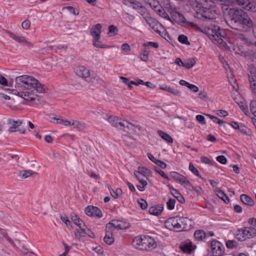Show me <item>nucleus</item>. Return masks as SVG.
I'll use <instances>...</instances> for the list:
<instances>
[{
    "instance_id": "nucleus-1",
    "label": "nucleus",
    "mask_w": 256,
    "mask_h": 256,
    "mask_svg": "<svg viewBox=\"0 0 256 256\" xmlns=\"http://www.w3.org/2000/svg\"><path fill=\"white\" fill-rule=\"evenodd\" d=\"M226 20L230 27L237 30L248 32L252 28V32L256 38V25H253L247 12L242 10L238 8H230Z\"/></svg>"
},
{
    "instance_id": "nucleus-2",
    "label": "nucleus",
    "mask_w": 256,
    "mask_h": 256,
    "mask_svg": "<svg viewBox=\"0 0 256 256\" xmlns=\"http://www.w3.org/2000/svg\"><path fill=\"white\" fill-rule=\"evenodd\" d=\"M228 0H204L205 7L198 10L195 17L206 21L216 19L218 14L214 4H225Z\"/></svg>"
},
{
    "instance_id": "nucleus-3",
    "label": "nucleus",
    "mask_w": 256,
    "mask_h": 256,
    "mask_svg": "<svg viewBox=\"0 0 256 256\" xmlns=\"http://www.w3.org/2000/svg\"><path fill=\"white\" fill-rule=\"evenodd\" d=\"M16 88H18L20 84H24L26 89L32 90L33 92H39V93H44L46 92V87L40 82L36 79L34 77L27 75H23L17 76L15 78Z\"/></svg>"
},
{
    "instance_id": "nucleus-4",
    "label": "nucleus",
    "mask_w": 256,
    "mask_h": 256,
    "mask_svg": "<svg viewBox=\"0 0 256 256\" xmlns=\"http://www.w3.org/2000/svg\"><path fill=\"white\" fill-rule=\"evenodd\" d=\"M132 244L136 248L146 251H150L156 248L157 246L154 238L146 235H142L136 237Z\"/></svg>"
},
{
    "instance_id": "nucleus-5",
    "label": "nucleus",
    "mask_w": 256,
    "mask_h": 256,
    "mask_svg": "<svg viewBox=\"0 0 256 256\" xmlns=\"http://www.w3.org/2000/svg\"><path fill=\"white\" fill-rule=\"evenodd\" d=\"M168 5L170 6V7H166V8H168V12L171 16L170 18L172 21L170 22H176L180 24L186 23V20L183 14L180 12H178L176 10V8L173 7L170 2L168 3Z\"/></svg>"
},
{
    "instance_id": "nucleus-6",
    "label": "nucleus",
    "mask_w": 256,
    "mask_h": 256,
    "mask_svg": "<svg viewBox=\"0 0 256 256\" xmlns=\"http://www.w3.org/2000/svg\"><path fill=\"white\" fill-rule=\"evenodd\" d=\"M212 256H222L224 253V247L222 243L214 240L210 243Z\"/></svg>"
},
{
    "instance_id": "nucleus-7",
    "label": "nucleus",
    "mask_w": 256,
    "mask_h": 256,
    "mask_svg": "<svg viewBox=\"0 0 256 256\" xmlns=\"http://www.w3.org/2000/svg\"><path fill=\"white\" fill-rule=\"evenodd\" d=\"M77 76L80 77L85 78H89L90 80H86L88 82H94L95 78H90V71L86 69V67L82 66H77L74 70Z\"/></svg>"
},
{
    "instance_id": "nucleus-8",
    "label": "nucleus",
    "mask_w": 256,
    "mask_h": 256,
    "mask_svg": "<svg viewBox=\"0 0 256 256\" xmlns=\"http://www.w3.org/2000/svg\"><path fill=\"white\" fill-rule=\"evenodd\" d=\"M178 222L179 217H172L166 220L164 226L166 228L170 230L178 231L180 226Z\"/></svg>"
},
{
    "instance_id": "nucleus-9",
    "label": "nucleus",
    "mask_w": 256,
    "mask_h": 256,
    "mask_svg": "<svg viewBox=\"0 0 256 256\" xmlns=\"http://www.w3.org/2000/svg\"><path fill=\"white\" fill-rule=\"evenodd\" d=\"M238 4L248 10L256 12V0H236Z\"/></svg>"
},
{
    "instance_id": "nucleus-10",
    "label": "nucleus",
    "mask_w": 256,
    "mask_h": 256,
    "mask_svg": "<svg viewBox=\"0 0 256 256\" xmlns=\"http://www.w3.org/2000/svg\"><path fill=\"white\" fill-rule=\"evenodd\" d=\"M179 224L180 225L178 231H188L192 228V222L185 217H179Z\"/></svg>"
},
{
    "instance_id": "nucleus-11",
    "label": "nucleus",
    "mask_w": 256,
    "mask_h": 256,
    "mask_svg": "<svg viewBox=\"0 0 256 256\" xmlns=\"http://www.w3.org/2000/svg\"><path fill=\"white\" fill-rule=\"evenodd\" d=\"M86 214L89 216H94L98 218H102V213L101 210L96 206H88L84 210Z\"/></svg>"
},
{
    "instance_id": "nucleus-12",
    "label": "nucleus",
    "mask_w": 256,
    "mask_h": 256,
    "mask_svg": "<svg viewBox=\"0 0 256 256\" xmlns=\"http://www.w3.org/2000/svg\"><path fill=\"white\" fill-rule=\"evenodd\" d=\"M36 91V92H33L31 91V92H21L19 94V96L23 98L25 100L28 101H35L36 100H38V102H36V104H38V102L40 103V100L39 99V96L36 94L37 93Z\"/></svg>"
},
{
    "instance_id": "nucleus-13",
    "label": "nucleus",
    "mask_w": 256,
    "mask_h": 256,
    "mask_svg": "<svg viewBox=\"0 0 256 256\" xmlns=\"http://www.w3.org/2000/svg\"><path fill=\"white\" fill-rule=\"evenodd\" d=\"M217 32L216 35V37H214L216 40H214L213 41H216L222 46L226 45L224 42V40L226 39V34L225 31L223 29L220 28L218 26V30Z\"/></svg>"
},
{
    "instance_id": "nucleus-14",
    "label": "nucleus",
    "mask_w": 256,
    "mask_h": 256,
    "mask_svg": "<svg viewBox=\"0 0 256 256\" xmlns=\"http://www.w3.org/2000/svg\"><path fill=\"white\" fill-rule=\"evenodd\" d=\"M102 28V25L100 24H97L93 26L91 28L90 30V34L94 39L100 40Z\"/></svg>"
},
{
    "instance_id": "nucleus-15",
    "label": "nucleus",
    "mask_w": 256,
    "mask_h": 256,
    "mask_svg": "<svg viewBox=\"0 0 256 256\" xmlns=\"http://www.w3.org/2000/svg\"><path fill=\"white\" fill-rule=\"evenodd\" d=\"M12 125L10 126L8 128V132H15L16 131H18L20 134H24L26 132V129L25 128H19L17 129L19 126H20L22 122L20 120H12Z\"/></svg>"
},
{
    "instance_id": "nucleus-16",
    "label": "nucleus",
    "mask_w": 256,
    "mask_h": 256,
    "mask_svg": "<svg viewBox=\"0 0 256 256\" xmlns=\"http://www.w3.org/2000/svg\"><path fill=\"white\" fill-rule=\"evenodd\" d=\"M106 226H109L110 230L113 228L117 230H124L128 228L120 220H112Z\"/></svg>"
},
{
    "instance_id": "nucleus-17",
    "label": "nucleus",
    "mask_w": 256,
    "mask_h": 256,
    "mask_svg": "<svg viewBox=\"0 0 256 256\" xmlns=\"http://www.w3.org/2000/svg\"><path fill=\"white\" fill-rule=\"evenodd\" d=\"M104 240L108 245H111L114 242V240L112 236V230H110L109 226H106V235L104 238Z\"/></svg>"
},
{
    "instance_id": "nucleus-18",
    "label": "nucleus",
    "mask_w": 256,
    "mask_h": 256,
    "mask_svg": "<svg viewBox=\"0 0 256 256\" xmlns=\"http://www.w3.org/2000/svg\"><path fill=\"white\" fill-rule=\"evenodd\" d=\"M154 10L162 18H164L169 21H172L170 17L169 16L168 14L166 12L164 8H163L161 6L158 4V6H154Z\"/></svg>"
},
{
    "instance_id": "nucleus-19",
    "label": "nucleus",
    "mask_w": 256,
    "mask_h": 256,
    "mask_svg": "<svg viewBox=\"0 0 256 256\" xmlns=\"http://www.w3.org/2000/svg\"><path fill=\"white\" fill-rule=\"evenodd\" d=\"M218 30V26L216 25H212L208 28L206 34L211 40H216L214 37L216 35Z\"/></svg>"
},
{
    "instance_id": "nucleus-20",
    "label": "nucleus",
    "mask_w": 256,
    "mask_h": 256,
    "mask_svg": "<svg viewBox=\"0 0 256 256\" xmlns=\"http://www.w3.org/2000/svg\"><path fill=\"white\" fill-rule=\"evenodd\" d=\"M16 241L18 242L19 246H16V248L19 249L24 256H36V254L34 252H30L24 245L22 244L20 240H16Z\"/></svg>"
},
{
    "instance_id": "nucleus-21",
    "label": "nucleus",
    "mask_w": 256,
    "mask_h": 256,
    "mask_svg": "<svg viewBox=\"0 0 256 256\" xmlns=\"http://www.w3.org/2000/svg\"><path fill=\"white\" fill-rule=\"evenodd\" d=\"M132 124L120 118L117 128L124 131L126 132L127 130H130V128H132Z\"/></svg>"
},
{
    "instance_id": "nucleus-22",
    "label": "nucleus",
    "mask_w": 256,
    "mask_h": 256,
    "mask_svg": "<svg viewBox=\"0 0 256 256\" xmlns=\"http://www.w3.org/2000/svg\"><path fill=\"white\" fill-rule=\"evenodd\" d=\"M240 199L243 204L248 206H252L255 204L254 200L250 196L246 194H241L240 196Z\"/></svg>"
},
{
    "instance_id": "nucleus-23",
    "label": "nucleus",
    "mask_w": 256,
    "mask_h": 256,
    "mask_svg": "<svg viewBox=\"0 0 256 256\" xmlns=\"http://www.w3.org/2000/svg\"><path fill=\"white\" fill-rule=\"evenodd\" d=\"M163 208L160 206H152L149 208L148 212L150 214L158 216L162 213Z\"/></svg>"
},
{
    "instance_id": "nucleus-24",
    "label": "nucleus",
    "mask_w": 256,
    "mask_h": 256,
    "mask_svg": "<svg viewBox=\"0 0 256 256\" xmlns=\"http://www.w3.org/2000/svg\"><path fill=\"white\" fill-rule=\"evenodd\" d=\"M182 250L185 253L190 254L194 250L192 242H188L184 243L180 246Z\"/></svg>"
},
{
    "instance_id": "nucleus-25",
    "label": "nucleus",
    "mask_w": 256,
    "mask_h": 256,
    "mask_svg": "<svg viewBox=\"0 0 256 256\" xmlns=\"http://www.w3.org/2000/svg\"><path fill=\"white\" fill-rule=\"evenodd\" d=\"M136 171L138 172L144 176H152V170L144 166H139L138 170Z\"/></svg>"
},
{
    "instance_id": "nucleus-26",
    "label": "nucleus",
    "mask_w": 256,
    "mask_h": 256,
    "mask_svg": "<svg viewBox=\"0 0 256 256\" xmlns=\"http://www.w3.org/2000/svg\"><path fill=\"white\" fill-rule=\"evenodd\" d=\"M236 237L238 240L240 241H244L248 238L244 228L238 230Z\"/></svg>"
},
{
    "instance_id": "nucleus-27",
    "label": "nucleus",
    "mask_w": 256,
    "mask_h": 256,
    "mask_svg": "<svg viewBox=\"0 0 256 256\" xmlns=\"http://www.w3.org/2000/svg\"><path fill=\"white\" fill-rule=\"evenodd\" d=\"M158 135L164 140L166 141L168 143L172 144L174 140L168 134L163 132L162 130H158Z\"/></svg>"
},
{
    "instance_id": "nucleus-28",
    "label": "nucleus",
    "mask_w": 256,
    "mask_h": 256,
    "mask_svg": "<svg viewBox=\"0 0 256 256\" xmlns=\"http://www.w3.org/2000/svg\"><path fill=\"white\" fill-rule=\"evenodd\" d=\"M248 80L250 82L256 81V69L254 66H250L248 70Z\"/></svg>"
},
{
    "instance_id": "nucleus-29",
    "label": "nucleus",
    "mask_w": 256,
    "mask_h": 256,
    "mask_svg": "<svg viewBox=\"0 0 256 256\" xmlns=\"http://www.w3.org/2000/svg\"><path fill=\"white\" fill-rule=\"evenodd\" d=\"M216 194L217 196L220 199H222L225 203L228 204L230 200L228 195L222 190H217L216 191Z\"/></svg>"
},
{
    "instance_id": "nucleus-30",
    "label": "nucleus",
    "mask_w": 256,
    "mask_h": 256,
    "mask_svg": "<svg viewBox=\"0 0 256 256\" xmlns=\"http://www.w3.org/2000/svg\"><path fill=\"white\" fill-rule=\"evenodd\" d=\"M5 238L10 244L14 248H16V246L14 243V241L7 235V232L4 229L0 228V240Z\"/></svg>"
},
{
    "instance_id": "nucleus-31",
    "label": "nucleus",
    "mask_w": 256,
    "mask_h": 256,
    "mask_svg": "<svg viewBox=\"0 0 256 256\" xmlns=\"http://www.w3.org/2000/svg\"><path fill=\"white\" fill-rule=\"evenodd\" d=\"M108 188L110 192L111 196L115 199L118 198L119 196L122 195V190L120 188H118L116 190H114L112 189L110 186L108 185Z\"/></svg>"
},
{
    "instance_id": "nucleus-32",
    "label": "nucleus",
    "mask_w": 256,
    "mask_h": 256,
    "mask_svg": "<svg viewBox=\"0 0 256 256\" xmlns=\"http://www.w3.org/2000/svg\"><path fill=\"white\" fill-rule=\"evenodd\" d=\"M170 176L174 179L178 181L180 184L182 183L183 180L185 179L186 176L179 174L176 172H170Z\"/></svg>"
},
{
    "instance_id": "nucleus-33",
    "label": "nucleus",
    "mask_w": 256,
    "mask_h": 256,
    "mask_svg": "<svg viewBox=\"0 0 256 256\" xmlns=\"http://www.w3.org/2000/svg\"><path fill=\"white\" fill-rule=\"evenodd\" d=\"M196 239L199 240H202L206 236V234L203 230H196L194 234Z\"/></svg>"
},
{
    "instance_id": "nucleus-34",
    "label": "nucleus",
    "mask_w": 256,
    "mask_h": 256,
    "mask_svg": "<svg viewBox=\"0 0 256 256\" xmlns=\"http://www.w3.org/2000/svg\"><path fill=\"white\" fill-rule=\"evenodd\" d=\"M244 229L248 238L256 236V229L253 227H245Z\"/></svg>"
},
{
    "instance_id": "nucleus-35",
    "label": "nucleus",
    "mask_w": 256,
    "mask_h": 256,
    "mask_svg": "<svg viewBox=\"0 0 256 256\" xmlns=\"http://www.w3.org/2000/svg\"><path fill=\"white\" fill-rule=\"evenodd\" d=\"M71 219L75 224L78 225L79 224L80 225H82V226H85L84 224L77 214L74 213L72 214Z\"/></svg>"
},
{
    "instance_id": "nucleus-36",
    "label": "nucleus",
    "mask_w": 256,
    "mask_h": 256,
    "mask_svg": "<svg viewBox=\"0 0 256 256\" xmlns=\"http://www.w3.org/2000/svg\"><path fill=\"white\" fill-rule=\"evenodd\" d=\"M238 130L244 135L248 136H250L252 135L250 130L242 124H240Z\"/></svg>"
},
{
    "instance_id": "nucleus-37",
    "label": "nucleus",
    "mask_w": 256,
    "mask_h": 256,
    "mask_svg": "<svg viewBox=\"0 0 256 256\" xmlns=\"http://www.w3.org/2000/svg\"><path fill=\"white\" fill-rule=\"evenodd\" d=\"M189 170L196 176H198L199 178H201L204 180H206V179H204L202 176L200 174L198 170L194 167L192 162H190L189 165Z\"/></svg>"
},
{
    "instance_id": "nucleus-38",
    "label": "nucleus",
    "mask_w": 256,
    "mask_h": 256,
    "mask_svg": "<svg viewBox=\"0 0 256 256\" xmlns=\"http://www.w3.org/2000/svg\"><path fill=\"white\" fill-rule=\"evenodd\" d=\"M149 54L150 50L146 48L140 54V58L144 62H147L148 60Z\"/></svg>"
},
{
    "instance_id": "nucleus-39",
    "label": "nucleus",
    "mask_w": 256,
    "mask_h": 256,
    "mask_svg": "<svg viewBox=\"0 0 256 256\" xmlns=\"http://www.w3.org/2000/svg\"><path fill=\"white\" fill-rule=\"evenodd\" d=\"M180 204L185 202V199L182 194L178 190H174V193L172 194Z\"/></svg>"
},
{
    "instance_id": "nucleus-40",
    "label": "nucleus",
    "mask_w": 256,
    "mask_h": 256,
    "mask_svg": "<svg viewBox=\"0 0 256 256\" xmlns=\"http://www.w3.org/2000/svg\"><path fill=\"white\" fill-rule=\"evenodd\" d=\"M17 42L28 47L33 46V44L30 42L27 41L25 38L22 36H20Z\"/></svg>"
},
{
    "instance_id": "nucleus-41",
    "label": "nucleus",
    "mask_w": 256,
    "mask_h": 256,
    "mask_svg": "<svg viewBox=\"0 0 256 256\" xmlns=\"http://www.w3.org/2000/svg\"><path fill=\"white\" fill-rule=\"evenodd\" d=\"M72 126H74V128L78 130H81L86 127V124L84 122L76 120H72Z\"/></svg>"
},
{
    "instance_id": "nucleus-42",
    "label": "nucleus",
    "mask_w": 256,
    "mask_h": 256,
    "mask_svg": "<svg viewBox=\"0 0 256 256\" xmlns=\"http://www.w3.org/2000/svg\"><path fill=\"white\" fill-rule=\"evenodd\" d=\"M128 4L134 9L138 10L141 6L142 4L136 0H127Z\"/></svg>"
},
{
    "instance_id": "nucleus-43",
    "label": "nucleus",
    "mask_w": 256,
    "mask_h": 256,
    "mask_svg": "<svg viewBox=\"0 0 256 256\" xmlns=\"http://www.w3.org/2000/svg\"><path fill=\"white\" fill-rule=\"evenodd\" d=\"M20 176H22V178H27L30 177V176H32V174H38V173L33 172L32 171L30 170H22L20 172Z\"/></svg>"
},
{
    "instance_id": "nucleus-44",
    "label": "nucleus",
    "mask_w": 256,
    "mask_h": 256,
    "mask_svg": "<svg viewBox=\"0 0 256 256\" xmlns=\"http://www.w3.org/2000/svg\"><path fill=\"white\" fill-rule=\"evenodd\" d=\"M93 45L97 48H102L112 47V46H108V45L102 44L100 40H97L96 39L94 40V41L93 42Z\"/></svg>"
},
{
    "instance_id": "nucleus-45",
    "label": "nucleus",
    "mask_w": 256,
    "mask_h": 256,
    "mask_svg": "<svg viewBox=\"0 0 256 256\" xmlns=\"http://www.w3.org/2000/svg\"><path fill=\"white\" fill-rule=\"evenodd\" d=\"M108 122L112 124L114 126L116 127L118 126V120L120 118L117 116H110L108 118Z\"/></svg>"
},
{
    "instance_id": "nucleus-46",
    "label": "nucleus",
    "mask_w": 256,
    "mask_h": 256,
    "mask_svg": "<svg viewBox=\"0 0 256 256\" xmlns=\"http://www.w3.org/2000/svg\"><path fill=\"white\" fill-rule=\"evenodd\" d=\"M196 64V61L194 58L189 59L186 62H184L183 66L187 69L192 68Z\"/></svg>"
},
{
    "instance_id": "nucleus-47",
    "label": "nucleus",
    "mask_w": 256,
    "mask_h": 256,
    "mask_svg": "<svg viewBox=\"0 0 256 256\" xmlns=\"http://www.w3.org/2000/svg\"><path fill=\"white\" fill-rule=\"evenodd\" d=\"M178 40L179 42L182 44L190 45V43L188 40V37L184 34H180L178 37Z\"/></svg>"
},
{
    "instance_id": "nucleus-48",
    "label": "nucleus",
    "mask_w": 256,
    "mask_h": 256,
    "mask_svg": "<svg viewBox=\"0 0 256 256\" xmlns=\"http://www.w3.org/2000/svg\"><path fill=\"white\" fill-rule=\"evenodd\" d=\"M238 106L241 110L244 112V113L246 115L248 116V114H250L248 106L246 103L242 102H240V104H238Z\"/></svg>"
},
{
    "instance_id": "nucleus-49",
    "label": "nucleus",
    "mask_w": 256,
    "mask_h": 256,
    "mask_svg": "<svg viewBox=\"0 0 256 256\" xmlns=\"http://www.w3.org/2000/svg\"><path fill=\"white\" fill-rule=\"evenodd\" d=\"M145 18L146 22L151 28L158 22L157 20L150 16H146Z\"/></svg>"
},
{
    "instance_id": "nucleus-50",
    "label": "nucleus",
    "mask_w": 256,
    "mask_h": 256,
    "mask_svg": "<svg viewBox=\"0 0 256 256\" xmlns=\"http://www.w3.org/2000/svg\"><path fill=\"white\" fill-rule=\"evenodd\" d=\"M181 184L183 185L188 190H192V189L193 186L192 184L190 182L187 180L186 177Z\"/></svg>"
},
{
    "instance_id": "nucleus-51",
    "label": "nucleus",
    "mask_w": 256,
    "mask_h": 256,
    "mask_svg": "<svg viewBox=\"0 0 256 256\" xmlns=\"http://www.w3.org/2000/svg\"><path fill=\"white\" fill-rule=\"evenodd\" d=\"M176 202V200L174 199H173L172 198H170L166 203L168 208L169 210H174V208Z\"/></svg>"
},
{
    "instance_id": "nucleus-52",
    "label": "nucleus",
    "mask_w": 256,
    "mask_h": 256,
    "mask_svg": "<svg viewBox=\"0 0 256 256\" xmlns=\"http://www.w3.org/2000/svg\"><path fill=\"white\" fill-rule=\"evenodd\" d=\"M237 242L234 240H228L226 242V246L228 248L232 249L236 248Z\"/></svg>"
},
{
    "instance_id": "nucleus-53",
    "label": "nucleus",
    "mask_w": 256,
    "mask_h": 256,
    "mask_svg": "<svg viewBox=\"0 0 256 256\" xmlns=\"http://www.w3.org/2000/svg\"><path fill=\"white\" fill-rule=\"evenodd\" d=\"M108 32L110 34V36H115L117 34L118 29L116 26L114 25H110L108 27Z\"/></svg>"
},
{
    "instance_id": "nucleus-54",
    "label": "nucleus",
    "mask_w": 256,
    "mask_h": 256,
    "mask_svg": "<svg viewBox=\"0 0 256 256\" xmlns=\"http://www.w3.org/2000/svg\"><path fill=\"white\" fill-rule=\"evenodd\" d=\"M140 185L138 184L136 186L138 189L140 191L143 192L145 190L146 186L148 185V182L146 180H142V182H140Z\"/></svg>"
},
{
    "instance_id": "nucleus-55",
    "label": "nucleus",
    "mask_w": 256,
    "mask_h": 256,
    "mask_svg": "<svg viewBox=\"0 0 256 256\" xmlns=\"http://www.w3.org/2000/svg\"><path fill=\"white\" fill-rule=\"evenodd\" d=\"M156 33L161 36V29H163L162 26L160 22H158L152 28Z\"/></svg>"
},
{
    "instance_id": "nucleus-56",
    "label": "nucleus",
    "mask_w": 256,
    "mask_h": 256,
    "mask_svg": "<svg viewBox=\"0 0 256 256\" xmlns=\"http://www.w3.org/2000/svg\"><path fill=\"white\" fill-rule=\"evenodd\" d=\"M65 8L68 10L70 13L74 15L78 16L79 14L78 10H76L73 6H67L65 7Z\"/></svg>"
},
{
    "instance_id": "nucleus-57",
    "label": "nucleus",
    "mask_w": 256,
    "mask_h": 256,
    "mask_svg": "<svg viewBox=\"0 0 256 256\" xmlns=\"http://www.w3.org/2000/svg\"><path fill=\"white\" fill-rule=\"evenodd\" d=\"M154 170L162 178H165V179H166V180H170L169 177L165 174V172L164 171L161 170L160 168H158V167H156Z\"/></svg>"
},
{
    "instance_id": "nucleus-58",
    "label": "nucleus",
    "mask_w": 256,
    "mask_h": 256,
    "mask_svg": "<svg viewBox=\"0 0 256 256\" xmlns=\"http://www.w3.org/2000/svg\"><path fill=\"white\" fill-rule=\"evenodd\" d=\"M138 203L142 210H146L148 207V204L146 200L141 198L138 200Z\"/></svg>"
},
{
    "instance_id": "nucleus-59",
    "label": "nucleus",
    "mask_w": 256,
    "mask_h": 256,
    "mask_svg": "<svg viewBox=\"0 0 256 256\" xmlns=\"http://www.w3.org/2000/svg\"><path fill=\"white\" fill-rule=\"evenodd\" d=\"M250 110L253 114H256V100H252L251 101L250 103Z\"/></svg>"
},
{
    "instance_id": "nucleus-60",
    "label": "nucleus",
    "mask_w": 256,
    "mask_h": 256,
    "mask_svg": "<svg viewBox=\"0 0 256 256\" xmlns=\"http://www.w3.org/2000/svg\"><path fill=\"white\" fill-rule=\"evenodd\" d=\"M143 46L145 48L148 46H152L156 48H158L159 47V44L156 42H149L146 43H144L143 44Z\"/></svg>"
},
{
    "instance_id": "nucleus-61",
    "label": "nucleus",
    "mask_w": 256,
    "mask_h": 256,
    "mask_svg": "<svg viewBox=\"0 0 256 256\" xmlns=\"http://www.w3.org/2000/svg\"><path fill=\"white\" fill-rule=\"evenodd\" d=\"M216 159L218 162L223 164H225L227 162L226 158L224 156L222 155L218 156Z\"/></svg>"
},
{
    "instance_id": "nucleus-62",
    "label": "nucleus",
    "mask_w": 256,
    "mask_h": 256,
    "mask_svg": "<svg viewBox=\"0 0 256 256\" xmlns=\"http://www.w3.org/2000/svg\"><path fill=\"white\" fill-rule=\"evenodd\" d=\"M197 121L202 124H206V122L205 118L202 115L198 114L196 116Z\"/></svg>"
},
{
    "instance_id": "nucleus-63",
    "label": "nucleus",
    "mask_w": 256,
    "mask_h": 256,
    "mask_svg": "<svg viewBox=\"0 0 256 256\" xmlns=\"http://www.w3.org/2000/svg\"><path fill=\"white\" fill-rule=\"evenodd\" d=\"M200 160H201L202 162V163H204L206 164H208L210 166H212V162L211 161V160L210 158H208L206 156H202L200 158Z\"/></svg>"
},
{
    "instance_id": "nucleus-64",
    "label": "nucleus",
    "mask_w": 256,
    "mask_h": 256,
    "mask_svg": "<svg viewBox=\"0 0 256 256\" xmlns=\"http://www.w3.org/2000/svg\"><path fill=\"white\" fill-rule=\"evenodd\" d=\"M250 88L252 93L256 96V81L250 82Z\"/></svg>"
}]
</instances>
